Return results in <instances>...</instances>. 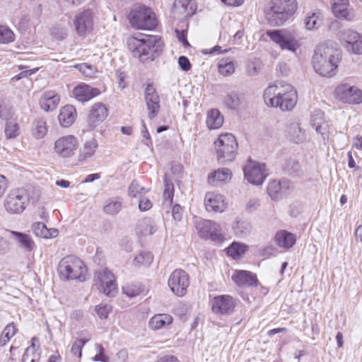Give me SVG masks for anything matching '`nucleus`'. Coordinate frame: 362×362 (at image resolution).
Listing matches in <instances>:
<instances>
[{"mask_svg":"<svg viewBox=\"0 0 362 362\" xmlns=\"http://www.w3.org/2000/svg\"><path fill=\"white\" fill-rule=\"evenodd\" d=\"M264 100L268 106L290 111L297 103L298 95L291 85L284 81H276L265 89Z\"/></svg>","mask_w":362,"mask_h":362,"instance_id":"1","label":"nucleus"},{"mask_svg":"<svg viewBox=\"0 0 362 362\" xmlns=\"http://www.w3.org/2000/svg\"><path fill=\"white\" fill-rule=\"evenodd\" d=\"M340 59V50L332 42L320 44L313 57V68L322 76H332L335 74Z\"/></svg>","mask_w":362,"mask_h":362,"instance_id":"2","label":"nucleus"},{"mask_svg":"<svg viewBox=\"0 0 362 362\" xmlns=\"http://www.w3.org/2000/svg\"><path fill=\"white\" fill-rule=\"evenodd\" d=\"M129 37L127 40V47L134 57L139 59L141 62L148 60L153 61L163 50V42L156 35H141Z\"/></svg>","mask_w":362,"mask_h":362,"instance_id":"3","label":"nucleus"},{"mask_svg":"<svg viewBox=\"0 0 362 362\" xmlns=\"http://www.w3.org/2000/svg\"><path fill=\"white\" fill-rule=\"evenodd\" d=\"M297 8L296 0H272L266 18L272 26H280L288 21Z\"/></svg>","mask_w":362,"mask_h":362,"instance_id":"4","label":"nucleus"},{"mask_svg":"<svg viewBox=\"0 0 362 362\" xmlns=\"http://www.w3.org/2000/svg\"><path fill=\"white\" fill-rule=\"evenodd\" d=\"M59 277L64 281H84L87 272L84 263L74 255H69L62 258L58 264Z\"/></svg>","mask_w":362,"mask_h":362,"instance_id":"5","label":"nucleus"},{"mask_svg":"<svg viewBox=\"0 0 362 362\" xmlns=\"http://www.w3.org/2000/svg\"><path fill=\"white\" fill-rule=\"evenodd\" d=\"M266 34L281 50L296 53L300 47V38L294 30H269Z\"/></svg>","mask_w":362,"mask_h":362,"instance_id":"6","label":"nucleus"},{"mask_svg":"<svg viewBox=\"0 0 362 362\" xmlns=\"http://www.w3.org/2000/svg\"><path fill=\"white\" fill-rule=\"evenodd\" d=\"M238 147L236 139L232 134H221L214 141L218 161L223 165L233 161L236 157Z\"/></svg>","mask_w":362,"mask_h":362,"instance_id":"7","label":"nucleus"},{"mask_svg":"<svg viewBox=\"0 0 362 362\" xmlns=\"http://www.w3.org/2000/svg\"><path fill=\"white\" fill-rule=\"evenodd\" d=\"M131 25L137 29L153 30L158 25L155 13L148 7L141 6L131 11L129 16Z\"/></svg>","mask_w":362,"mask_h":362,"instance_id":"8","label":"nucleus"},{"mask_svg":"<svg viewBox=\"0 0 362 362\" xmlns=\"http://www.w3.org/2000/svg\"><path fill=\"white\" fill-rule=\"evenodd\" d=\"M29 199L23 189H15L7 194L4 205L6 210L11 214L22 213L26 208Z\"/></svg>","mask_w":362,"mask_h":362,"instance_id":"9","label":"nucleus"},{"mask_svg":"<svg viewBox=\"0 0 362 362\" xmlns=\"http://www.w3.org/2000/svg\"><path fill=\"white\" fill-rule=\"evenodd\" d=\"M245 178L250 183L256 185H262L268 174L266 165L253 161L250 159L243 168Z\"/></svg>","mask_w":362,"mask_h":362,"instance_id":"10","label":"nucleus"},{"mask_svg":"<svg viewBox=\"0 0 362 362\" xmlns=\"http://www.w3.org/2000/svg\"><path fill=\"white\" fill-rule=\"evenodd\" d=\"M189 285V275L182 269H175L168 279V286L171 291L179 297L186 294Z\"/></svg>","mask_w":362,"mask_h":362,"instance_id":"11","label":"nucleus"},{"mask_svg":"<svg viewBox=\"0 0 362 362\" xmlns=\"http://www.w3.org/2000/svg\"><path fill=\"white\" fill-rule=\"evenodd\" d=\"M196 228L202 238L217 242H222L224 239L219 224L213 221L201 219L197 221Z\"/></svg>","mask_w":362,"mask_h":362,"instance_id":"12","label":"nucleus"},{"mask_svg":"<svg viewBox=\"0 0 362 362\" xmlns=\"http://www.w3.org/2000/svg\"><path fill=\"white\" fill-rule=\"evenodd\" d=\"M210 304L214 313L228 315L233 313L237 300L229 295H220L213 298Z\"/></svg>","mask_w":362,"mask_h":362,"instance_id":"13","label":"nucleus"},{"mask_svg":"<svg viewBox=\"0 0 362 362\" xmlns=\"http://www.w3.org/2000/svg\"><path fill=\"white\" fill-rule=\"evenodd\" d=\"M335 95L344 103L359 104L362 102V92L357 87L347 83L339 85L335 89Z\"/></svg>","mask_w":362,"mask_h":362,"instance_id":"14","label":"nucleus"},{"mask_svg":"<svg viewBox=\"0 0 362 362\" xmlns=\"http://www.w3.org/2000/svg\"><path fill=\"white\" fill-rule=\"evenodd\" d=\"M78 146L77 139L68 135L59 138L54 143V152L62 158H69L75 154Z\"/></svg>","mask_w":362,"mask_h":362,"instance_id":"15","label":"nucleus"},{"mask_svg":"<svg viewBox=\"0 0 362 362\" xmlns=\"http://www.w3.org/2000/svg\"><path fill=\"white\" fill-rule=\"evenodd\" d=\"M95 280L99 282L98 289L107 296H114L117 292V287L114 274L107 269L97 272Z\"/></svg>","mask_w":362,"mask_h":362,"instance_id":"16","label":"nucleus"},{"mask_svg":"<svg viewBox=\"0 0 362 362\" xmlns=\"http://www.w3.org/2000/svg\"><path fill=\"white\" fill-rule=\"evenodd\" d=\"M74 25L80 36L90 33L93 25V12L90 10H85L78 13L74 18Z\"/></svg>","mask_w":362,"mask_h":362,"instance_id":"17","label":"nucleus"},{"mask_svg":"<svg viewBox=\"0 0 362 362\" xmlns=\"http://www.w3.org/2000/svg\"><path fill=\"white\" fill-rule=\"evenodd\" d=\"M145 100L148 110V117L150 119L156 117L160 110V98L151 84H148L145 90Z\"/></svg>","mask_w":362,"mask_h":362,"instance_id":"18","label":"nucleus"},{"mask_svg":"<svg viewBox=\"0 0 362 362\" xmlns=\"http://www.w3.org/2000/svg\"><path fill=\"white\" fill-rule=\"evenodd\" d=\"M100 94V91L98 88H93L84 83L78 84L73 90L74 97L81 103L88 101Z\"/></svg>","mask_w":362,"mask_h":362,"instance_id":"19","label":"nucleus"},{"mask_svg":"<svg viewBox=\"0 0 362 362\" xmlns=\"http://www.w3.org/2000/svg\"><path fill=\"white\" fill-rule=\"evenodd\" d=\"M107 115L108 110L104 104L101 103H95L91 107L88 115V125L91 128L95 127L104 121Z\"/></svg>","mask_w":362,"mask_h":362,"instance_id":"20","label":"nucleus"},{"mask_svg":"<svg viewBox=\"0 0 362 362\" xmlns=\"http://www.w3.org/2000/svg\"><path fill=\"white\" fill-rule=\"evenodd\" d=\"M205 208L207 211L221 213L226 208L223 196L215 193H207L205 196Z\"/></svg>","mask_w":362,"mask_h":362,"instance_id":"21","label":"nucleus"},{"mask_svg":"<svg viewBox=\"0 0 362 362\" xmlns=\"http://www.w3.org/2000/svg\"><path fill=\"white\" fill-rule=\"evenodd\" d=\"M232 279L240 287L257 286L258 283L257 276L246 270H236L232 275Z\"/></svg>","mask_w":362,"mask_h":362,"instance_id":"22","label":"nucleus"},{"mask_svg":"<svg viewBox=\"0 0 362 362\" xmlns=\"http://www.w3.org/2000/svg\"><path fill=\"white\" fill-rule=\"evenodd\" d=\"M8 233L14 241L26 252H31L34 250L35 243L29 235L14 230H9Z\"/></svg>","mask_w":362,"mask_h":362,"instance_id":"23","label":"nucleus"},{"mask_svg":"<svg viewBox=\"0 0 362 362\" xmlns=\"http://www.w3.org/2000/svg\"><path fill=\"white\" fill-rule=\"evenodd\" d=\"M59 102V96L53 91L44 93L40 99V105L46 112L55 110Z\"/></svg>","mask_w":362,"mask_h":362,"instance_id":"24","label":"nucleus"},{"mask_svg":"<svg viewBox=\"0 0 362 362\" xmlns=\"http://www.w3.org/2000/svg\"><path fill=\"white\" fill-rule=\"evenodd\" d=\"M76 111L73 105H67L64 106L58 116L60 124L64 127H69L75 121Z\"/></svg>","mask_w":362,"mask_h":362,"instance_id":"25","label":"nucleus"},{"mask_svg":"<svg viewBox=\"0 0 362 362\" xmlns=\"http://www.w3.org/2000/svg\"><path fill=\"white\" fill-rule=\"evenodd\" d=\"M173 320V317L170 315L165 313L156 314L150 319L148 325L151 329L158 330L166 328L172 324Z\"/></svg>","mask_w":362,"mask_h":362,"instance_id":"26","label":"nucleus"},{"mask_svg":"<svg viewBox=\"0 0 362 362\" xmlns=\"http://www.w3.org/2000/svg\"><path fill=\"white\" fill-rule=\"evenodd\" d=\"M275 240L280 247L289 249L296 243V235L291 233L286 230H280L276 233Z\"/></svg>","mask_w":362,"mask_h":362,"instance_id":"27","label":"nucleus"},{"mask_svg":"<svg viewBox=\"0 0 362 362\" xmlns=\"http://www.w3.org/2000/svg\"><path fill=\"white\" fill-rule=\"evenodd\" d=\"M98 146V142L95 139H92L90 141H86L83 147H81L79 150V153L78 156V162L82 163L88 158L92 157L94 155Z\"/></svg>","mask_w":362,"mask_h":362,"instance_id":"28","label":"nucleus"},{"mask_svg":"<svg viewBox=\"0 0 362 362\" xmlns=\"http://www.w3.org/2000/svg\"><path fill=\"white\" fill-rule=\"evenodd\" d=\"M349 0H332V11L338 18L350 20L349 12L347 9Z\"/></svg>","mask_w":362,"mask_h":362,"instance_id":"29","label":"nucleus"},{"mask_svg":"<svg viewBox=\"0 0 362 362\" xmlns=\"http://www.w3.org/2000/svg\"><path fill=\"white\" fill-rule=\"evenodd\" d=\"M206 125L210 129L220 128L223 123V117L218 109H212L207 113Z\"/></svg>","mask_w":362,"mask_h":362,"instance_id":"30","label":"nucleus"},{"mask_svg":"<svg viewBox=\"0 0 362 362\" xmlns=\"http://www.w3.org/2000/svg\"><path fill=\"white\" fill-rule=\"evenodd\" d=\"M307 30L317 29L322 23V17L320 11L308 13L304 21Z\"/></svg>","mask_w":362,"mask_h":362,"instance_id":"31","label":"nucleus"},{"mask_svg":"<svg viewBox=\"0 0 362 362\" xmlns=\"http://www.w3.org/2000/svg\"><path fill=\"white\" fill-rule=\"evenodd\" d=\"M47 133L46 121L43 118H37L33 122L32 134L37 139L43 138Z\"/></svg>","mask_w":362,"mask_h":362,"instance_id":"32","label":"nucleus"},{"mask_svg":"<svg viewBox=\"0 0 362 362\" xmlns=\"http://www.w3.org/2000/svg\"><path fill=\"white\" fill-rule=\"evenodd\" d=\"M136 230L141 235H148L153 234L157 228L151 218H146L139 222Z\"/></svg>","mask_w":362,"mask_h":362,"instance_id":"33","label":"nucleus"},{"mask_svg":"<svg viewBox=\"0 0 362 362\" xmlns=\"http://www.w3.org/2000/svg\"><path fill=\"white\" fill-rule=\"evenodd\" d=\"M218 69L219 73L224 76L231 75L235 69L234 60L230 58L220 59L218 63Z\"/></svg>","mask_w":362,"mask_h":362,"instance_id":"34","label":"nucleus"},{"mask_svg":"<svg viewBox=\"0 0 362 362\" xmlns=\"http://www.w3.org/2000/svg\"><path fill=\"white\" fill-rule=\"evenodd\" d=\"M232 173L228 168H221L210 173L208 176V181L209 183L215 185L216 181H226L230 179Z\"/></svg>","mask_w":362,"mask_h":362,"instance_id":"35","label":"nucleus"},{"mask_svg":"<svg viewBox=\"0 0 362 362\" xmlns=\"http://www.w3.org/2000/svg\"><path fill=\"white\" fill-rule=\"evenodd\" d=\"M241 103V95L236 92L229 93L224 99V104L230 110L238 109Z\"/></svg>","mask_w":362,"mask_h":362,"instance_id":"36","label":"nucleus"},{"mask_svg":"<svg viewBox=\"0 0 362 362\" xmlns=\"http://www.w3.org/2000/svg\"><path fill=\"white\" fill-rule=\"evenodd\" d=\"M164 187L163 199H165V203L171 206L174 196V185L171 180L168 179L167 174L164 175Z\"/></svg>","mask_w":362,"mask_h":362,"instance_id":"37","label":"nucleus"},{"mask_svg":"<svg viewBox=\"0 0 362 362\" xmlns=\"http://www.w3.org/2000/svg\"><path fill=\"white\" fill-rule=\"evenodd\" d=\"M122 207V201L119 199H108L103 207V211L105 214L110 215H116L118 214Z\"/></svg>","mask_w":362,"mask_h":362,"instance_id":"38","label":"nucleus"},{"mask_svg":"<svg viewBox=\"0 0 362 362\" xmlns=\"http://www.w3.org/2000/svg\"><path fill=\"white\" fill-rule=\"evenodd\" d=\"M250 223L245 221H238L233 225L235 234L240 238L245 237L250 232Z\"/></svg>","mask_w":362,"mask_h":362,"instance_id":"39","label":"nucleus"},{"mask_svg":"<svg viewBox=\"0 0 362 362\" xmlns=\"http://www.w3.org/2000/svg\"><path fill=\"white\" fill-rule=\"evenodd\" d=\"M153 261V255L149 252H141L137 256H136L134 259L133 264L136 267H147L151 264Z\"/></svg>","mask_w":362,"mask_h":362,"instance_id":"40","label":"nucleus"},{"mask_svg":"<svg viewBox=\"0 0 362 362\" xmlns=\"http://www.w3.org/2000/svg\"><path fill=\"white\" fill-rule=\"evenodd\" d=\"M247 245L240 243H233L226 250L227 254L233 257L236 258L245 253L247 250Z\"/></svg>","mask_w":362,"mask_h":362,"instance_id":"41","label":"nucleus"},{"mask_svg":"<svg viewBox=\"0 0 362 362\" xmlns=\"http://www.w3.org/2000/svg\"><path fill=\"white\" fill-rule=\"evenodd\" d=\"M360 35L361 34L358 32L351 30H346L339 33V39L344 43V46L351 45L352 42H356V40L358 39Z\"/></svg>","mask_w":362,"mask_h":362,"instance_id":"42","label":"nucleus"},{"mask_svg":"<svg viewBox=\"0 0 362 362\" xmlns=\"http://www.w3.org/2000/svg\"><path fill=\"white\" fill-rule=\"evenodd\" d=\"M285 170L291 175L299 176L302 174L301 166L298 161L288 159L286 163Z\"/></svg>","mask_w":362,"mask_h":362,"instance_id":"43","label":"nucleus"},{"mask_svg":"<svg viewBox=\"0 0 362 362\" xmlns=\"http://www.w3.org/2000/svg\"><path fill=\"white\" fill-rule=\"evenodd\" d=\"M17 329L14 326L13 323L8 324L3 330L0 337V345L4 346L10 339L14 336Z\"/></svg>","mask_w":362,"mask_h":362,"instance_id":"44","label":"nucleus"},{"mask_svg":"<svg viewBox=\"0 0 362 362\" xmlns=\"http://www.w3.org/2000/svg\"><path fill=\"white\" fill-rule=\"evenodd\" d=\"M74 68L78 70L83 76L90 78L93 77L97 71L95 66L87 63L76 64Z\"/></svg>","mask_w":362,"mask_h":362,"instance_id":"45","label":"nucleus"},{"mask_svg":"<svg viewBox=\"0 0 362 362\" xmlns=\"http://www.w3.org/2000/svg\"><path fill=\"white\" fill-rule=\"evenodd\" d=\"M40 354L35 353V345L28 347L23 355L21 362H37L40 360Z\"/></svg>","mask_w":362,"mask_h":362,"instance_id":"46","label":"nucleus"},{"mask_svg":"<svg viewBox=\"0 0 362 362\" xmlns=\"http://www.w3.org/2000/svg\"><path fill=\"white\" fill-rule=\"evenodd\" d=\"M281 192V184L279 181L273 180L269 183L267 187V193L272 199L277 200Z\"/></svg>","mask_w":362,"mask_h":362,"instance_id":"47","label":"nucleus"},{"mask_svg":"<svg viewBox=\"0 0 362 362\" xmlns=\"http://www.w3.org/2000/svg\"><path fill=\"white\" fill-rule=\"evenodd\" d=\"M13 31L6 26L0 25V43L7 44L14 41Z\"/></svg>","mask_w":362,"mask_h":362,"instance_id":"48","label":"nucleus"},{"mask_svg":"<svg viewBox=\"0 0 362 362\" xmlns=\"http://www.w3.org/2000/svg\"><path fill=\"white\" fill-rule=\"evenodd\" d=\"M5 135L7 139H13L18 135V124L13 121H8L5 127Z\"/></svg>","mask_w":362,"mask_h":362,"instance_id":"49","label":"nucleus"},{"mask_svg":"<svg viewBox=\"0 0 362 362\" xmlns=\"http://www.w3.org/2000/svg\"><path fill=\"white\" fill-rule=\"evenodd\" d=\"M13 112L12 109L8 107L4 99L0 100V117L4 120H7L8 122L13 117Z\"/></svg>","mask_w":362,"mask_h":362,"instance_id":"50","label":"nucleus"},{"mask_svg":"<svg viewBox=\"0 0 362 362\" xmlns=\"http://www.w3.org/2000/svg\"><path fill=\"white\" fill-rule=\"evenodd\" d=\"M148 192V189L141 187L139 182L133 180L129 187V194L136 197L139 194H144Z\"/></svg>","mask_w":362,"mask_h":362,"instance_id":"51","label":"nucleus"},{"mask_svg":"<svg viewBox=\"0 0 362 362\" xmlns=\"http://www.w3.org/2000/svg\"><path fill=\"white\" fill-rule=\"evenodd\" d=\"M95 312L101 320L108 317L110 313L112 311V307L108 304H100L95 306Z\"/></svg>","mask_w":362,"mask_h":362,"instance_id":"52","label":"nucleus"},{"mask_svg":"<svg viewBox=\"0 0 362 362\" xmlns=\"http://www.w3.org/2000/svg\"><path fill=\"white\" fill-rule=\"evenodd\" d=\"M123 293L129 297H135L143 292L144 288L140 285H130L122 288Z\"/></svg>","mask_w":362,"mask_h":362,"instance_id":"53","label":"nucleus"},{"mask_svg":"<svg viewBox=\"0 0 362 362\" xmlns=\"http://www.w3.org/2000/svg\"><path fill=\"white\" fill-rule=\"evenodd\" d=\"M32 230L36 236L45 238L47 234V228L46 225L42 222L34 223L32 226Z\"/></svg>","mask_w":362,"mask_h":362,"instance_id":"54","label":"nucleus"},{"mask_svg":"<svg viewBox=\"0 0 362 362\" xmlns=\"http://www.w3.org/2000/svg\"><path fill=\"white\" fill-rule=\"evenodd\" d=\"M345 48L356 54H362V35L358 36L356 42H352L351 45H345Z\"/></svg>","mask_w":362,"mask_h":362,"instance_id":"55","label":"nucleus"},{"mask_svg":"<svg viewBox=\"0 0 362 362\" xmlns=\"http://www.w3.org/2000/svg\"><path fill=\"white\" fill-rule=\"evenodd\" d=\"M82 349L83 345L81 344L79 341H75L71 349V352L73 356H76L77 358H81L82 356Z\"/></svg>","mask_w":362,"mask_h":362,"instance_id":"56","label":"nucleus"},{"mask_svg":"<svg viewBox=\"0 0 362 362\" xmlns=\"http://www.w3.org/2000/svg\"><path fill=\"white\" fill-rule=\"evenodd\" d=\"M259 206V201L257 198L250 199L245 206V209L247 212L252 213L257 209Z\"/></svg>","mask_w":362,"mask_h":362,"instance_id":"57","label":"nucleus"},{"mask_svg":"<svg viewBox=\"0 0 362 362\" xmlns=\"http://www.w3.org/2000/svg\"><path fill=\"white\" fill-rule=\"evenodd\" d=\"M152 207V203L149 199L141 196L139 198V208L141 211H147Z\"/></svg>","mask_w":362,"mask_h":362,"instance_id":"58","label":"nucleus"},{"mask_svg":"<svg viewBox=\"0 0 362 362\" xmlns=\"http://www.w3.org/2000/svg\"><path fill=\"white\" fill-rule=\"evenodd\" d=\"M178 64L180 69L185 71H187L191 69L190 62L185 56H180L178 58Z\"/></svg>","mask_w":362,"mask_h":362,"instance_id":"59","label":"nucleus"},{"mask_svg":"<svg viewBox=\"0 0 362 362\" xmlns=\"http://www.w3.org/2000/svg\"><path fill=\"white\" fill-rule=\"evenodd\" d=\"M172 216L175 221H180L182 218V209L179 204H175L172 209Z\"/></svg>","mask_w":362,"mask_h":362,"instance_id":"60","label":"nucleus"},{"mask_svg":"<svg viewBox=\"0 0 362 362\" xmlns=\"http://www.w3.org/2000/svg\"><path fill=\"white\" fill-rule=\"evenodd\" d=\"M8 187V181L6 177L0 174V199L7 190Z\"/></svg>","mask_w":362,"mask_h":362,"instance_id":"61","label":"nucleus"},{"mask_svg":"<svg viewBox=\"0 0 362 362\" xmlns=\"http://www.w3.org/2000/svg\"><path fill=\"white\" fill-rule=\"evenodd\" d=\"M175 32L177 33V37L178 40L182 43V45L187 47L189 46V43L188 42L187 40V34L185 30L179 31L178 30H176Z\"/></svg>","mask_w":362,"mask_h":362,"instance_id":"62","label":"nucleus"},{"mask_svg":"<svg viewBox=\"0 0 362 362\" xmlns=\"http://www.w3.org/2000/svg\"><path fill=\"white\" fill-rule=\"evenodd\" d=\"M247 73L249 76H255L259 73V68L254 63L248 64L247 66Z\"/></svg>","mask_w":362,"mask_h":362,"instance_id":"63","label":"nucleus"},{"mask_svg":"<svg viewBox=\"0 0 362 362\" xmlns=\"http://www.w3.org/2000/svg\"><path fill=\"white\" fill-rule=\"evenodd\" d=\"M156 362H178L177 358L173 356H165Z\"/></svg>","mask_w":362,"mask_h":362,"instance_id":"64","label":"nucleus"}]
</instances>
